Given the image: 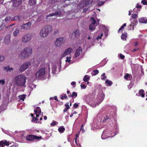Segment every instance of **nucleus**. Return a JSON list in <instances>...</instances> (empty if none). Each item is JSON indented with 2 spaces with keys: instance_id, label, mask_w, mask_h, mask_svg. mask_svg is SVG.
Here are the masks:
<instances>
[{
  "instance_id": "nucleus-1",
  "label": "nucleus",
  "mask_w": 147,
  "mask_h": 147,
  "mask_svg": "<svg viewBox=\"0 0 147 147\" xmlns=\"http://www.w3.org/2000/svg\"><path fill=\"white\" fill-rule=\"evenodd\" d=\"M26 77L24 75H19L16 76L14 79L15 84L18 86L25 87Z\"/></svg>"
},
{
  "instance_id": "nucleus-2",
  "label": "nucleus",
  "mask_w": 147,
  "mask_h": 147,
  "mask_svg": "<svg viewBox=\"0 0 147 147\" xmlns=\"http://www.w3.org/2000/svg\"><path fill=\"white\" fill-rule=\"evenodd\" d=\"M52 30V26L49 25H47L40 30L39 35L41 37H45L48 36Z\"/></svg>"
},
{
  "instance_id": "nucleus-3",
  "label": "nucleus",
  "mask_w": 147,
  "mask_h": 147,
  "mask_svg": "<svg viewBox=\"0 0 147 147\" xmlns=\"http://www.w3.org/2000/svg\"><path fill=\"white\" fill-rule=\"evenodd\" d=\"M32 51V49L29 47H26L22 51L19 56L21 59H24L28 57L31 55Z\"/></svg>"
},
{
  "instance_id": "nucleus-4",
  "label": "nucleus",
  "mask_w": 147,
  "mask_h": 147,
  "mask_svg": "<svg viewBox=\"0 0 147 147\" xmlns=\"http://www.w3.org/2000/svg\"><path fill=\"white\" fill-rule=\"evenodd\" d=\"M26 139L28 141H33L35 140H38L42 138L41 136H38L34 135H29L26 137Z\"/></svg>"
},
{
  "instance_id": "nucleus-5",
  "label": "nucleus",
  "mask_w": 147,
  "mask_h": 147,
  "mask_svg": "<svg viewBox=\"0 0 147 147\" xmlns=\"http://www.w3.org/2000/svg\"><path fill=\"white\" fill-rule=\"evenodd\" d=\"M32 37V34L29 33H27L22 37V41L24 42H27L29 41Z\"/></svg>"
},
{
  "instance_id": "nucleus-6",
  "label": "nucleus",
  "mask_w": 147,
  "mask_h": 147,
  "mask_svg": "<svg viewBox=\"0 0 147 147\" xmlns=\"http://www.w3.org/2000/svg\"><path fill=\"white\" fill-rule=\"evenodd\" d=\"M45 67L40 68L36 74V76L38 78L43 76L45 74Z\"/></svg>"
},
{
  "instance_id": "nucleus-7",
  "label": "nucleus",
  "mask_w": 147,
  "mask_h": 147,
  "mask_svg": "<svg viewBox=\"0 0 147 147\" xmlns=\"http://www.w3.org/2000/svg\"><path fill=\"white\" fill-rule=\"evenodd\" d=\"M63 37L57 38L55 40V44L57 47H59L64 43L63 41Z\"/></svg>"
},
{
  "instance_id": "nucleus-8",
  "label": "nucleus",
  "mask_w": 147,
  "mask_h": 147,
  "mask_svg": "<svg viewBox=\"0 0 147 147\" xmlns=\"http://www.w3.org/2000/svg\"><path fill=\"white\" fill-rule=\"evenodd\" d=\"M31 63L29 62H26L23 64L20 67L19 71L21 72H23L29 66L31 65Z\"/></svg>"
},
{
  "instance_id": "nucleus-9",
  "label": "nucleus",
  "mask_w": 147,
  "mask_h": 147,
  "mask_svg": "<svg viewBox=\"0 0 147 147\" xmlns=\"http://www.w3.org/2000/svg\"><path fill=\"white\" fill-rule=\"evenodd\" d=\"M31 25V22H28L21 26V29L24 30H28L30 28Z\"/></svg>"
},
{
  "instance_id": "nucleus-10",
  "label": "nucleus",
  "mask_w": 147,
  "mask_h": 147,
  "mask_svg": "<svg viewBox=\"0 0 147 147\" xmlns=\"http://www.w3.org/2000/svg\"><path fill=\"white\" fill-rule=\"evenodd\" d=\"M12 5L14 7L19 6L21 4L22 0H12Z\"/></svg>"
},
{
  "instance_id": "nucleus-11",
  "label": "nucleus",
  "mask_w": 147,
  "mask_h": 147,
  "mask_svg": "<svg viewBox=\"0 0 147 147\" xmlns=\"http://www.w3.org/2000/svg\"><path fill=\"white\" fill-rule=\"evenodd\" d=\"M82 52V48L80 47H78L75 53L74 57L76 58L79 56Z\"/></svg>"
},
{
  "instance_id": "nucleus-12",
  "label": "nucleus",
  "mask_w": 147,
  "mask_h": 147,
  "mask_svg": "<svg viewBox=\"0 0 147 147\" xmlns=\"http://www.w3.org/2000/svg\"><path fill=\"white\" fill-rule=\"evenodd\" d=\"M72 50V49L70 47L67 48L65 50L63 54L62 55L63 57H65L66 55L71 54Z\"/></svg>"
},
{
  "instance_id": "nucleus-13",
  "label": "nucleus",
  "mask_w": 147,
  "mask_h": 147,
  "mask_svg": "<svg viewBox=\"0 0 147 147\" xmlns=\"http://www.w3.org/2000/svg\"><path fill=\"white\" fill-rule=\"evenodd\" d=\"M9 141H7L6 140H1L0 141V146L1 147H4L5 145L9 146Z\"/></svg>"
},
{
  "instance_id": "nucleus-14",
  "label": "nucleus",
  "mask_w": 147,
  "mask_h": 147,
  "mask_svg": "<svg viewBox=\"0 0 147 147\" xmlns=\"http://www.w3.org/2000/svg\"><path fill=\"white\" fill-rule=\"evenodd\" d=\"M4 42L5 44L8 45L10 42V35H6L4 39Z\"/></svg>"
},
{
  "instance_id": "nucleus-15",
  "label": "nucleus",
  "mask_w": 147,
  "mask_h": 147,
  "mask_svg": "<svg viewBox=\"0 0 147 147\" xmlns=\"http://www.w3.org/2000/svg\"><path fill=\"white\" fill-rule=\"evenodd\" d=\"M80 31L78 30H74L72 34V35L74 36L76 38H78L80 36Z\"/></svg>"
},
{
  "instance_id": "nucleus-16",
  "label": "nucleus",
  "mask_w": 147,
  "mask_h": 147,
  "mask_svg": "<svg viewBox=\"0 0 147 147\" xmlns=\"http://www.w3.org/2000/svg\"><path fill=\"white\" fill-rule=\"evenodd\" d=\"M138 21L139 22L141 23H147V18L146 17L141 18L139 19Z\"/></svg>"
},
{
  "instance_id": "nucleus-17",
  "label": "nucleus",
  "mask_w": 147,
  "mask_h": 147,
  "mask_svg": "<svg viewBox=\"0 0 147 147\" xmlns=\"http://www.w3.org/2000/svg\"><path fill=\"white\" fill-rule=\"evenodd\" d=\"M132 78V75L130 74H125V75L124 76V79L127 80H130Z\"/></svg>"
},
{
  "instance_id": "nucleus-18",
  "label": "nucleus",
  "mask_w": 147,
  "mask_h": 147,
  "mask_svg": "<svg viewBox=\"0 0 147 147\" xmlns=\"http://www.w3.org/2000/svg\"><path fill=\"white\" fill-rule=\"evenodd\" d=\"M90 20L91 22V24H93L98 25L99 24V20H98L97 22H96V20H95L94 18L93 17H92L90 19Z\"/></svg>"
},
{
  "instance_id": "nucleus-19",
  "label": "nucleus",
  "mask_w": 147,
  "mask_h": 147,
  "mask_svg": "<svg viewBox=\"0 0 147 147\" xmlns=\"http://www.w3.org/2000/svg\"><path fill=\"white\" fill-rule=\"evenodd\" d=\"M133 25L132 24H130V25H129V26L128 28H129V30H131L132 29L133 30H134V26H135V24H137V23H138V21H137V20H134L133 21Z\"/></svg>"
},
{
  "instance_id": "nucleus-20",
  "label": "nucleus",
  "mask_w": 147,
  "mask_h": 147,
  "mask_svg": "<svg viewBox=\"0 0 147 147\" xmlns=\"http://www.w3.org/2000/svg\"><path fill=\"white\" fill-rule=\"evenodd\" d=\"M139 96H141L143 98L144 97L145 94L144 91L143 89L140 90L139 92Z\"/></svg>"
},
{
  "instance_id": "nucleus-21",
  "label": "nucleus",
  "mask_w": 147,
  "mask_h": 147,
  "mask_svg": "<svg viewBox=\"0 0 147 147\" xmlns=\"http://www.w3.org/2000/svg\"><path fill=\"white\" fill-rule=\"evenodd\" d=\"M77 93L75 92H72V94H70V95H68V96L69 97H72V98H75V97H77Z\"/></svg>"
},
{
  "instance_id": "nucleus-22",
  "label": "nucleus",
  "mask_w": 147,
  "mask_h": 147,
  "mask_svg": "<svg viewBox=\"0 0 147 147\" xmlns=\"http://www.w3.org/2000/svg\"><path fill=\"white\" fill-rule=\"evenodd\" d=\"M97 26L96 24H91L89 26V29L91 30H94L96 28V27Z\"/></svg>"
},
{
  "instance_id": "nucleus-23",
  "label": "nucleus",
  "mask_w": 147,
  "mask_h": 147,
  "mask_svg": "<svg viewBox=\"0 0 147 147\" xmlns=\"http://www.w3.org/2000/svg\"><path fill=\"white\" fill-rule=\"evenodd\" d=\"M36 0H29V4L30 5H34L36 3Z\"/></svg>"
},
{
  "instance_id": "nucleus-24",
  "label": "nucleus",
  "mask_w": 147,
  "mask_h": 147,
  "mask_svg": "<svg viewBox=\"0 0 147 147\" xmlns=\"http://www.w3.org/2000/svg\"><path fill=\"white\" fill-rule=\"evenodd\" d=\"M58 130L59 132L62 133L65 131V128L63 126H61L59 128Z\"/></svg>"
},
{
  "instance_id": "nucleus-25",
  "label": "nucleus",
  "mask_w": 147,
  "mask_h": 147,
  "mask_svg": "<svg viewBox=\"0 0 147 147\" xmlns=\"http://www.w3.org/2000/svg\"><path fill=\"white\" fill-rule=\"evenodd\" d=\"M90 77L89 76L87 75H85L83 78V80L85 82H88V80H89Z\"/></svg>"
},
{
  "instance_id": "nucleus-26",
  "label": "nucleus",
  "mask_w": 147,
  "mask_h": 147,
  "mask_svg": "<svg viewBox=\"0 0 147 147\" xmlns=\"http://www.w3.org/2000/svg\"><path fill=\"white\" fill-rule=\"evenodd\" d=\"M19 32V30L18 29L16 28L15 29V30L13 32V35L14 36H16L18 34Z\"/></svg>"
},
{
  "instance_id": "nucleus-27",
  "label": "nucleus",
  "mask_w": 147,
  "mask_h": 147,
  "mask_svg": "<svg viewBox=\"0 0 147 147\" xmlns=\"http://www.w3.org/2000/svg\"><path fill=\"white\" fill-rule=\"evenodd\" d=\"M106 132L107 131L106 130H104L101 136V138L103 139H104L107 138V137H105V134H107V133H106Z\"/></svg>"
},
{
  "instance_id": "nucleus-28",
  "label": "nucleus",
  "mask_w": 147,
  "mask_h": 147,
  "mask_svg": "<svg viewBox=\"0 0 147 147\" xmlns=\"http://www.w3.org/2000/svg\"><path fill=\"white\" fill-rule=\"evenodd\" d=\"M127 33H124L122 34L121 35V38L122 40H126V38H127Z\"/></svg>"
},
{
  "instance_id": "nucleus-29",
  "label": "nucleus",
  "mask_w": 147,
  "mask_h": 147,
  "mask_svg": "<svg viewBox=\"0 0 147 147\" xmlns=\"http://www.w3.org/2000/svg\"><path fill=\"white\" fill-rule=\"evenodd\" d=\"M99 73V71L97 69L94 70L93 71H92V72L91 74L93 76H95L96 75V74H98Z\"/></svg>"
},
{
  "instance_id": "nucleus-30",
  "label": "nucleus",
  "mask_w": 147,
  "mask_h": 147,
  "mask_svg": "<svg viewBox=\"0 0 147 147\" xmlns=\"http://www.w3.org/2000/svg\"><path fill=\"white\" fill-rule=\"evenodd\" d=\"M126 23L124 24L122 26L120 27V28L118 30V32L119 33L121 31H122V29L124 28V27L126 26Z\"/></svg>"
},
{
  "instance_id": "nucleus-31",
  "label": "nucleus",
  "mask_w": 147,
  "mask_h": 147,
  "mask_svg": "<svg viewBox=\"0 0 147 147\" xmlns=\"http://www.w3.org/2000/svg\"><path fill=\"white\" fill-rule=\"evenodd\" d=\"M110 119H111V117L110 115H107L104 117V119H103L102 120L103 121H105Z\"/></svg>"
},
{
  "instance_id": "nucleus-32",
  "label": "nucleus",
  "mask_w": 147,
  "mask_h": 147,
  "mask_svg": "<svg viewBox=\"0 0 147 147\" xmlns=\"http://www.w3.org/2000/svg\"><path fill=\"white\" fill-rule=\"evenodd\" d=\"M105 83L106 84H108V86H111L113 84V83L111 81L108 80L105 81Z\"/></svg>"
},
{
  "instance_id": "nucleus-33",
  "label": "nucleus",
  "mask_w": 147,
  "mask_h": 147,
  "mask_svg": "<svg viewBox=\"0 0 147 147\" xmlns=\"http://www.w3.org/2000/svg\"><path fill=\"white\" fill-rule=\"evenodd\" d=\"M10 20V17H7L4 20H3V22H4V21H5V23H7L8 22H9Z\"/></svg>"
},
{
  "instance_id": "nucleus-34",
  "label": "nucleus",
  "mask_w": 147,
  "mask_h": 147,
  "mask_svg": "<svg viewBox=\"0 0 147 147\" xmlns=\"http://www.w3.org/2000/svg\"><path fill=\"white\" fill-rule=\"evenodd\" d=\"M25 95L24 94H23L22 95H20L19 96V98H20L21 100H24L25 97Z\"/></svg>"
},
{
  "instance_id": "nucleus-35",
  "label": "nucleus",
  "mask_w": 147,
  "mask_h": 147,
  "mask_svg": "<svg viewBox=\"0 0 147 147\" xmlns=\"http://www.w3.org/2000/svg\"><path fill=\"white\" fill-rule=\"evenodd\" d=\"M15 20H18L19 21H21V16H16L14 17Z\"/></svg>"
},
{
  "instance_id": "nucleus-36",
  "label": "nucleus",
  "mask_w": 147,
  "mask_h": 147,
  "mask_svg": "<svg viewBox=\"0 0 147 147\" xmlns=\"http://www.w3.org/2000/svg\"><path fill=\"white\" fill-rule=\"evenodd\" d=\"M67 96L66 94L62 95L61 97V100H63L64 98L66 99H67Z\"/></svg>"
},
{
  "instance_id": "nucleus-37",
  "label": "nucleus",
  "mask_w": 147,
  "mask_h": 147,
  "mask_svg": "<svg viewBox=\"0 0 147 147\" xmlns=\"http://www.w3.org/2000/svg\"><path fill=\"white\" fill-rule=\"evenodd\" d=\"M5 83V79L0 80V85H3Z\"/></svg>"
},
{
  "instance_id": "nucleus-38",
  "label": "nucleus",
  "mask_w": 147,
  "mask_h": 147,
  "mask_svg": "<svg viewBox=\"0 0 147 147\" xmlns=\"http://www.w3.org/2000/svg\"><path fill=\"white\" fill-rule=\"evenodd\" d=\"M37 110V113L40 114L41 113V110L40 108L39 107H37L36 108V110Z\"/></svg>"
},
{
  "instance_id": "nucleus-39",
  "label": "nucleus",
  "mask_w": 147,
  "mask_h": 147,
  "mask_svg": "<svg viewBox=\"0 0 147 147\" xmlns=\"http://www.w3.org/2000/svg\"><path fill=\"white\" fill-rule=\"evenodd\" d=\"M141 3L144 5H147V0H142Z\"/></svg>"
},
{
  "instance_id": "nucleus-40",
  "label": "nucleus",
  "mask_w": 147,
  "mask_h": 147,
  "mask_svg": "<svg viewBox=\"0 0 147 147\" xmlns=\"http://www.w3.org/2000/svg\"><path fill=\"white\" fill-rule=\"evenodd\" d=\"M105 3L104 2L101 1H99L98 3V5L99 6H101L103 5Z\"/></svg>"
},
{
  "instance_id": "nucleus-41",
  "label": "nucleus",
  "mask_w": 147,
  "mask_h": 147,
  "mask_svg": "<svg viewBox=\"0 0 147 147\" xmlns=\"http://www.w3.org/2000/svg\"><path fill=\"white\" fill-rule=\"evenodd\" d=\"M71 57H66L67 59L65 61L66 62H68L69 63L71 62V60L70 59H71Z\"/></svg>"
},
{
  "instance_id": "nucleus-42",
  "label": "nucleus",
  "mask_w": 147,
  "mask_h": 147,
  "mask_svg": "<svg viewBox=\"0 0 147 147\" xmlns=\"http://www.w3.org/2000/svg\"><path fill=\"white\" fill-rule=\"evenodd\" d=\"M69 103L68 102H67L66 103L65 105V108H67V109H69L70 108V107L69 105Z\"/></svg>"
},
{
  "instance_id": "nucleus-43",
  "label": "nucleus",
  "mask_w": 147,
  "mask_h": 147,
  "mask_svg": "<svg viewBox=\"0 0 147 147\" xmlns=\"http://www.w3.org/2000/svg\"><path fill=\"white\" fill-rule=\"evenodd\" d=\"M120 58L122 59H123L125 58L124 55H122V54H120L119 55Z\"/></svg>"
},
{
  "instance_id": "nucleus-44",
  "label": "nucleus",
  "mask_w": 147,
  "mask_h": 147,
  "mask_svg": "<svg viewBox=\"0 0 147 147\" xmlns=\"http://www.w3.org/2000/svg\"><path fill=\"white\" fill-rule=\"evenodd\" d=\"M81 87L82 89H85L86 88V86L85 84L82 85V83L81 84Z\"/></svg>"
},
{
  "instance_id": "nucleus-45",
  "label": "nucleus",
  "mask_w": 147,
  "mask_h": 147,
  "mask_svg": "<svg viewBox=\"0 0 147 147\" xmlns=\"http://www.w3.org/2000/svg\"><path fill=\"white\" fill-rule=\"evenodd\" d=\"M34 112L35 113V114L36 115V118H38L39 116V114L37 113V110H34Z\"/></svg>"
},
{
  "instance_id": "nucleus-46",
  "label": "nucleus",
  "mask_w": 147,
  "mask_h": 147,
  "mask_svg": "<svg viewBox=\"0 0 147 147\" xmlns=\"http://www.w3.org/2000/svg\"><path fill=\"white\" fill-rule=\"evenodd\" d=\"M137 14H132V15L131 17L132 18L134 19H135L137 17Z\"/></svg>"
},
{
  "instance_id": "nucleus-47",
  "label": "nucleus",
  "mask_w": 147,
  "mask_h": 147,
  "mask_svg": "<svg viewBox=\"0 0 147 147\" xmlns=\"http://www.w3.org/2000/svg\"><path fill=\"white\" fill-rule=\"evenodd\" d=\"M103 34L102 33L101 34H100V36H98L96 39L97 40H98L99 39H100L103 36Z\"/></svg>"
},
{
  "instance_id": "nucleus-48",
  "label": "nucleus",
  "mask_w": 147,
  "mask_h": 147,
  "mask_svg": "<svg viewBox=\"0 0 147 147\" xmlns=\"http://www.w3.org/2000/svg\"><path fill=\"white\" fill-rule=\"evenodd\" d=\"M56 124V121H53L51 124V125L52 126H54Z\"/></svg>"
},
{
  "instance_id": "nucleus-49",
  "label": "nucleus",
  "mask_w": 147,
  "mask_h": 147,
  "mask_svg": "<svg viewBox=\"0 0 147 147\" xmlns=\"http://www.w3.org/2000/svg\"><path fill=\"white\" fill-rule=\"evenodd\" d=\"M78 106V105L76 103H75L74 105V107L75 108H77Z\"/></svg>"
},
{
  "instance_id": "nucleus-50",
  "label": "nucleus",
  "mask_w": 147,
  "mask_h": 147,
  "mask_svg": "<svg viewBox=\"0 0 147 147\" xmlns=\"http://www.w3.org/2000/svg\"><path fill=\"white\" fill-rule=\"evenodd\" d=\"M4 59V57L3 56L0 55V61H2Z\"/></svg>"
},
{
  "instance_id": "nucleus-51",
  "label": "nucleus",
  "mask_w": 147,
  "mask_h": 147,
  "mask_svg": "<svg viewBox=\"0 0 147 147\" xmlns=\"http://www.w3.org/2000/svg\"><path fill=\"white\" fill-rule=\"evenodd\" d=\"M53 14L54 16H58L59 14V12L57 11L55 13H53Z\"/></svg>"
},
{
  "instance_id": "nucleus-52",
  "label": "nucleus",
  "mask_w": 147,
  "mask_h": 147,
  "mask_svg": "<svg viewBox=\"0 0 147 147\" xmlns=\"http://www.w3.org/2000/svg\"><path fill=\"white\" fill-rule=\"evenodd\" d=\"M38 120V118L35 117H33L32 118V121H37Z\"/></svg>"
},
{
  "instance_id": "nucleus-53",
  "label": "nucleus",
  "mask_w": 147,
  "mask_h": 147,
  "mask_svg": "<svg viewBox=\"0 0 147 147\" xmlns=\"http://www.w3.org/2000/svg\"><path fill=\"white\" fill-rule=\"evenodd\" d=\"M8 67V66L7 67H4L3 68L5 70H6L7 71H8L9 70H7Z\"/></svg>"
},
{
  "instance_id": "nucleus-54",
  "label": "nucleus",
  "mask_w": 147,
  "mask_h": 147,
  "mask_svg": "<svg viewBox=\"0 0 147 147\" xmlns=\"http://www.w3.org/2000/svg\"><path fill=\"white\" fill-rule=\"evenodd\" d=\"M54 16L53 13H52L50 14L49 15H47V17H51V16Z\"/></svg>"
},
{
  "instance_id": "nucleus-55",
  "label": "nucleus",
  "mask_w": 147,
  "mask_h": 147,
  "mask_svg": "<svg viewBox=\"0 0 147 147\" xmlns=\"http://www.w3.org/2000/svg\"><path fill=\"white\" fill-rule=\"evenodd\" d=\"M8 68L7 70H9V71H11V70H13V69L12 67L10 68L9 66H8Z\"/></svg>"
},
{
  "instance_id": "nucleus-56",
  "label": "nucleus",
  "mask_w": 147,
  "mask_h": 147,
  "mask_svg": "<svg viewBox=\"0 0 147 147\" xmlns=\"http://www.w3.org/2000/svg\"><path fill=\"white\" fill-rule=\"evenodd\" d=\"M138 45V42H136L134 43V46L135 47L137 46Z\"/></svg>"
},
{
  "instance_id": "nucleus-57",
  "label": "nucleus",
  "mask_w": 147,
  "mask_h": 147,
  "mask_svg": "<svg viewBox=\"0 0 147 147\" xmlns=\"http://www.w3.org/2000/svg\"><path fill=\"white\" fill-rule=\"evenodd\" d=\"M88 9L86 8H84L83 10V12L85 13L88 10Z\"/></svg>"
},
{
  "instance_id": "nucleus-58",
  "label": "nucleus",
  "mask_w": 147,
  "mask_h": 147,
  "mask_svg": "<svg viewBox=\"0 0 147 147\" xmlns=\"http://www.w3.org/2000/svg\"><path fill=\"white\" fill-rule=\"evenodd\" d=\"M59 32L58 30H57L56 31H55L54 32L53 34H57Z\"/></svg>"
},
{
  "instance_id": "nucleus-59",
  "label": "nucleus",
  "mask_w": 147,
  "mask_h": 147,
  "mask_svg": "<svg viewBox=\"0 0 147 147\" xmlns=\"http://www.w3.org/2000/svg\"><path fill=\"white\" fill-rule=\"evenodd\" d=\"M69 1H70V0H64V2H65L66 1H69V2L67 3V4L65 6H67L69 4Z\"/></svg>"
},
{
  "instance_id": "nucleus-60",
  "label": "nucleus",
  "mask_w": 147,
  "mask_h": 147,
  "mask_svg": "<svg viewBox=\"0 0 147 147\" xmlns=\"http://www.w3.org/2000/svg\"><path fill=\"white\" fill-rule=\"evenodd\" d=\"M4 0H0V4H3L4 3Z\"/></svg>"
},
{
  "instance_id": "nucleus-61",
  "label": "nucleus",
  "mask_w": 147,
  "mask_h": 147,
  "mask_svg": "<svg viewBox=\"0 0 147 147\" xmlns=\"http://www.w3.org/2000/svg\"><path fill=\"white\" fill-rule=\"evenodd\" d=\"M54 99L55 100H56L58 102V99L57 98V96H55L54 97Z\"/></svg>"
},
{
  "instance_id": "nucleus-62",
  "label": "nucleus",
  "mask_w": 147,
  "mask_h": 147,
  "mask_svg": "<svg viewBox=\"0 0 147 147\" xmlns=\"http://www.w3.org/2000/svg\"><path fill=\"white\" fill-rule=\"evenodd\" d=\"M136 8H141L142 7V6L141 5H138L136 7Z\"/></svg>"
},
{
  "instance_id": "nucleus-63",
  "label": "nucleus",
  "mask_w": 147,
  "mask_h": 147,
  "mask_svg": "<svg viewBox=\"0 0 147 147\" xmlns=\"http://www.w3.org/2000/svg\"><path fill=\"white\" fill-rule=\"evenodd\" d=\"M107 77L106 76H103V77L101 78V79L103 80H105L106 79Z\"/></svg>"
},
{
  "instance_id": "nucleus-64",
  "label": "nucleus",
  "mask_w": 147,
  "mask_h": 147,
  "mask_svg": "<svg viewBox=\"0 0 147 147\" xmlns=\"http://www.w3.org/2000/svg\"><path fill=\"white\" fill-rule=\"evenodd\" d=\"M69 109H67V108H65L63 110V112H66L67 111V110H68Z\"/></svg>"
}]
</instances>
